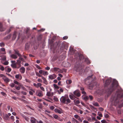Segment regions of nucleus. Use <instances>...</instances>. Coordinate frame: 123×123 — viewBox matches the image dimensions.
<instances>
[{
    "mask_svg": "<svg viewBox=\"0 0 123 123\" xmlns=\"http://www.w3.org/2000/svg\"><path fill=\"white\" fill-rule=\"evenodd\" d=\"M123 98V91H121L118 92L117 93V97L116 98H114V99L115 100L114 102L116 104L120 102L121 100H120Z\"/></svg>",
    "mask_w": 123,
    "mask_h": 123,
    "instance_id": "f257e3e1",
    "label": "nucleus"
},
{
    "mask_svg": "<svg viewBox=\"0 0 123 123\" xmlns=\"http://www.w3.org/2000/svg\"><path fill=\"white\" fill-rule=\"evenodd\" d=\"M61 102L65 104H68L71 102V101L69 98L68 96L65 95L62 96L60 99Z\"/></svg>",
    "mask_w": 123,
    "mask_h": 123,
    "instance_id": "f03ea898",
    "label": "nucleus"
},
{
    "mask_svg": "<svg viewBox=\"0 0 123 123\" xmlns=\"http://www.w3.org/2000/svg\"><path fill=\"white\" fill-rule=\"evenodd\" d=\"M116 86L114 83H113L110 88H108V92L109 93H111L116 88Z\"/></svg>",
    "mask_w": 123,
    "mask_h": 123,
    "instance_id": "7ed1b4c3",
    "label": "nucleus"
},
{
    "mask_svg": "<svg viewBox=\"0 0 123 123\" xmlns=\"http://www.w3.org/2000/svg\"><path fill=\"white\" fill-rule=\"evenodd\" d=\"M20 33L14 31L12 39L13 40H15L17 36H18V39L20 38Z\"/></svg>",
    "mask_w": 123,
    "mask_h": 123,
    "instance_id": "20e7f679",
    "label": "nucleus"
},
{
    "mask_svg": "<svg viewBox=\"0 0 123 123\" xmlns=\"http://www.w3.org/2000/svg\"><path fill=\"white\" fill-rule=\"evenodd\" d=\"M76 72H79V73L80 74L84 72V69L80 67H79L77 68L76 69Z\"/></svg>",
    "mask_w": 123,
    "mask_h": 123,
    "instance_id": "39448f33",
    "label": "nucleus"
},
{
    "mask_svg": "<svg viewBox=\"0 0 123 123\" xmlns=\"http://www.w3.org/2000/svg\"><path fill=\"white\" fill-rule=\"evenodd\" d=\"M111 79H107L106 80L105 84V86H107L111 82Z\"/></svg>",
    "mask_w": 123,
    "mask_h": 123,
    "instance_id": "423d86ee",
    "label": "nucleus"
},
{
    "mask_svg": "<svg viewBox=\"0 0 123 123\" xmlns=\"http://www.w3.org/2000/svg\"><path fill=\"white\" fill-rule=\"evenodd\" d=\"M56 77V75L55 74L49 75V78L51 80L54 79Z\"/></svg>",
    "mask_w": 123,
    "mask_h": 123,
    "instance_id": "0eeeda50",
    "label": "nucleus"
},
{
    "mask_svg": "<svg viewBox=\"0 0 123 123\" xmlns=\"http://www.w3.org/2000/svg\"><path fill=\"white\" fill-rule=\"evenodd\" d=\"M74 95L77 97H79L80 95V94L79 91L78 90H76L74 92Z\"/></svg>",
    "mask_w": 123,
    "mask_h": 123,
    "instance_id": "6e6552de",
    "label": "nucleus"
},
{
    "mask_svg": "<svg viewBox=\"0 0 123 123\" xmlns=\"http://www.w3.org/2000/svg\"><path fill=\"white\" fill-rule=\"evenodd\" d=\"M56 113H58L59 114H61L62 112V110L61 109L60 110L57 109H54Z\"/></svg>",
    "mask_w": 123,
    "mask_h": 123,
    "instance_id": "1a4fd4ad",
    "label": "nucleus"
},
{
    "mask_svg": "<svg viewBox=\"0 0 123 123\" xmlns=\"http://www.w3.org/2000/svg\"><path fill=\"white\" fill-rule=\"evenodd\" d=\"M6 29L4 28L1 23H0V31H4Z\"/></svg>",
    "mask_w": 123,
    "mask_h": 123,
    "instance_id": "9d476101",
    "label": "nucleus"
},
{
    "mask_svg": "<svg viewBox=\"0 0 123 123\" xmlns=\"http://www.w3.org/2000/svg\"><path fill=\"white\" fill-rule=\"evenodd\" d=\"M3 79L6 83H8L10 81V79L6 76L4 77L3 78Z\"/></svg>",
    "mask_w": 123,
    "mask_h": 123,
    "instance_id": "9b49d317",
    "label": "nucleus"
},
{
    "mask_svg": "<svg viewBox=\"0 0 123 123\" xmlns=\"http://www.w3.org/2000/svg\"><path fill=\"white\" fill-rule=\"evenodd\" d=\"M22 116L23 118L24 119H25L26 121L27 122H29V121L30 120V118L26 116H25L23 114L22 115Z\"/></svg>",
    "mask_w": 123,
    "mask_h": 123,
    "instance_id": "f8f14e48",
    "label": "nucleus"
},
{
    "mask_svg": "<svg viewBox=\"0 0 123 123\" xmlns=\"http://www.w3.org/2000/svg\"><path fill=\"white\" fill-rule=\"evenodd\" d=\"M15 77L17 79H18L20 80L22 79V76L21 74H18L15 75Z\"/></svg>",
    "mask_w": 123,
    "mask_h": 123,
    "instance_id": "ddd939ff",
    "label": "nucleus"
},
{
    "mask_svg": "<svg viewBox=\"0 0 123 123\" xmlns=\"http://www.w3.org/2000/svg\"><path fill=\"white\" fill-rule=\"evenodd\" d=\"M53 94V92H48L47 93V96L49 97L52 96Z\"/></svg>",
    "mask_w": 123,
    "mask_h": 123,
    "instance_id": "4468645a",
    "label": "nucleus"
},
{
    "mask_svg": "<svg viewBox=\"0 0 123 123\" xmlns=\"http://www.w3.org/2000/svg\"><path fill=\"white\" fill-rule=\"evenodd\" d=\"M19 70L22 73H24L25 72V69L24 67H22Z\"/></svg>",
    "mask_w": 123,
    "mask_h": 123,
    "instance_id": "2eb2a0df",
    "label": "nucleus"
},
{
    "mask_svg": "<svg viewBox=\"0 0 123 123\" xmlns=\"http://www.w3.org/2000/svg\"><path fill=\"white\" fill-rule=\"evenodd\" d=\"M36 94L37 96L40 97H42L43 96V95L42 94V91L38 92V93H37V92H36Z\"/></svg>",
    "mask_w": 123,
    "mask_h": 123,
    "instance_id": "dca6fc26",
    "label": "nucleus"
},
{
    "mask_svg": "<svg viewBox=\"0 0 123 123\" xmlns=\"http://www.w3.org/2000/svg\"><path fill=\"white\" fill-rule=\"evenodd\" d=\"M29 29L28 28H27L26 29V31H25L26 33L27 34V35L28 37H29L31 35V34L29 33L28 32V31H29Z\"/></svg>",
    "mask_w": 123,
    "mask_h": 123,
    "instance_id": "f3484780",
    "label": "nucleus"
},
{
    "mask_svg": "<svg viewBox=\"0 0 123 123\" xmlns=\"http://www.w3.org/2000/svg\"><path fill=\"white\" fill-rule=\"evenodd\" d=\"M14 51L15 54H17L19 57L21 56V55L19 53V52L18 50H15Z\"/></svg>",
    "mask_w": 123,
    "mask_h": 123,
    "instance_id": "a211bd4d",
    "label": "nucleus"
},
{
    "mask_svg": "<svg viewBox=\"0 0 123 123\" xmlns=\"http://www.w3.org/2000/svg\"><path fill=\"white\" fill-rule=\"evenodd\" d=\"M69 97L72 100H74L75 98L74 95L72 94H71L69 95Z\"/></svg>",
    "mask_w": 123,
    "mask_h": 123,
    "instance_id": "6ab92c4d",
    "label": "nucleus"
},
{
    "mask_svg": "<svg viewBox=\"0 0 123 123\" xmlns=\"http://www.w3.org/2000/svg\"><path fill=\"white\" fill-rule=\"evenodd\" d=\"M30 120L32 123H36V119L34 117H31Z\"/></svg>",
    "mask_w": 123,
    "mask_h": 123,
    "instance_id": "aec40b11",
    "label": "nucleus"
},
{
    "mask_svg": "<svg viewBox=\"0 0 123 123\" xmlns=\"http://www.w3.org/2000/svg\"><path fill=\"white\" fill-rule=\"evenodd\" d=\"M42 78L44 80V83L46 85L48 83L46 79L43 76L42 77Z\"/></svg>",
    "mask_w": 123,
    "mask_h": 123,
    "instance_id": "412c9836",
    "label": "nucleus"
},
{
    "mask_svg": "<svg viewBox=\"0 0 123 123\" xmlns=\"http://www.w3.org/2000/svg\"><path fill=\"white\" fill-rule=\"evenodd\" d=\"M11 57L14 59H16L17 58L18 56L15 54H12L11 55Z\"/></svg>",
    "mask_w": 123,
    "mask_h": 123,
    "instance_id": "4be33fe9",
    "label": "nucleus"
},
{
    "mask_svg": "<svg viewBox=\"0 0 123 123\" xmlns=\"http://www.w3.org/2000/svg\"><path fill=\"white\" fill-rule=\"evenodd\" d=\"M74 102L76 105L77 104H78L80 103V101L78 100H74Z\"/></svg>",
    "mask_w": 123,
    "mask_h": 123,
    "instance_id": "5701e85b",
    "label": "nucleus"
},
{
    "mask_svg": "<svg viewBox=\"0 0 123 123\" xmlns=\"http://www.w3.org/2000/svg\"><path fill=\"white\" fill-rule=\"evenodd\" d=\"M21 60H19V59L17 61V64L18 65H19L20 66V67L21 66Z\"/></svg>",
    "mask_w": 123,
    "mask_h": 123,
    "instance_id": "b1692460",
    "label": "nucleus"
},
{
    "mask_svg": "<svg viewBox=\"0 0 123 123\" xmlns=\"http://www.w3.org/2000/svg\"><path fill=\"white\" fill-rule=\"evenodd\" d=\"M72 82V81L70 80H67L66 81V83L68 84H70Z\"/></svg>",
    "mask_w": 123,
    "mask_h": 123,
    "instance_id": "393cba45",
    "label": "nucleus"
},
{
    "mask_svg": "<svg viewBox=\"0 0 123 123\" xmlns=\"http://www.w3.org/2000/svg\"><path fill=\"white\" fill-rule=\"evenodd\" d=\"M54 70L55 71H58L59 72H60L59 70H61L59 68H54Z\"/></svg>",
    "mask_w": 123,
    "mask_h": 123,
    "instance_id": "a878e982",
    "label": "nucleus"
},
{
    "mask_svg": "<svg viewBox=\"0 0 123 123\" xmlns=\"http://www.w3.org/2000/svg\"><path fill=\"white\" fill-rule=\"evenodd\" d=\"M57 91L58 94H60L61 93L60 92H63V90L61 88L60 89L59 91L58 90Z\"/></svg>",
    "mask_w": 123,
    "mask_h": 123,
    "instance_id": "bb28decb",
    "label": "nucleus"
},
{
    "mask_svg": "<svg viewBox=\"0 0 123 123\" xmlns=\"http://www.w3.org/2000/svg\"><path fill=\"white\" fill-rule=\"evenodd\" d=\"M93 105L96 106H99L97 102H93Z\"/></svg>",
    "mask_w": 123,
    "mask_h": 123,
    "instance_id": "cd10ccee",
    "label": "nucleus"
},
{
    "mask_svg": "<svg viewBox=\"0 0 123 123\" xmlns=\"http://www.w3.org/2000/svg\"><path fill=\"white\" fill-rule=\"evenodd\" d=\"M9 117L7 115V114H6L5 115L4 118L6 120H8Z\"/></svg>",
    "mask_w": 123,
    "mask_h": 123,
    "instance_id": "c85d7f7f",
    "label": "nucleus"
},
{
    "mask_svg": "<svg viewBox=\"0 0 123 123\" xmlns=\"http://www.w3.org/2000/svg\"><path fill=\"white\" fill-rule=\"evenodd\" d=\"M1 62L2 64L5 65H8L9 63L8 62L6 61L4 62L3 63L2 62Z\"/></svg>",
    "mask_w": 123,
    "mask_h": 123,
    "instance_id": "c756f323",
    "label": "nucleus"
},
{
    "mask_svg": "<svg viewBox=\"0 0 123 123\" xmlns=\"http://www.w3.org/2000/svg\"><path fill=\"white\" fill-rule=\"evenodd\" d=\"M48 74V73L47 72L45 71H43V74L45 75H47Z\"/></svg>",
    "mask_w": 123,
    "mask_h": 123,
    "instance_id": "7c9ffc66",
    "label": "nucleus"
},
{
    "mask_svg": "<svg viewBox=\"0 0 123 123\" xmlns=\"http://www.w3.org/2000/svg\"><path fill=\"white\" fill-rule=\"evenodd\" d=\"M74 117L78 119V120L79 119V118L80 117V116L78 115H74Z\"/></svg>",
    "mask_w": 123,
    "mask_h": 123,
    "instance_id": "2f4dec72",
    "label": "nucleus"
},
{
    "mask_svg": "<svg viewBox=\"0 0 123 123\" xmlns=\"http://www.w3.org/2000/svg\"><path fill=\"white\" fill-rule=\"evenodd\" d=\"M89 98V97L87 96H86L84 98V99L85 101H87Z\"/></svg>",
    "mask_w": 123,
    "mask_h": 123,
    "instance_id": "473e14b6",
    "label": "nucleus"
},
{
    "mask_svg": "<svg viewBox=\"0 0 123 123\" xmlns=\"http://www.w3.org/2000/svg\"><path fill=\"white\" fill-rule=\"evenodd\" d=\"M0 69L2 71H3L4 70V67L0 65Z\"/></svg>",
    "mask_w": 123,
    "mask_h": 123,
    "instance_id": "72a5a7b5",
    "label": "nucleus"
},
{
    "mask_svg": "<svg viewBox=\"0 0 123 123\" xmlns=\"http://www.w3.org/2000/svg\"><path fill=\"white\" fill-rule=\"evenodd\" d=\"M36 74L37 76L39 77H41L42 76L41 75H40V74L38 73V72H36Z\"/></svg>",
    "mask_w": 123,
    "mask_h": 123,
    "instance_id": "f704fd0d",
    "label": "nucleus"
},
{
    "mask_svg": "<svg viewBox=\"0 0 123 123\" xmlns=\"http://www.w3.org/2000/svg\"><path fill=\"white\" fill-rule=\"evenodd\" d=\"M53 117H54L55 119H58L59 117L58 116L56 115H53Z\"/></svg>",
    "mask_w": 123,
    "mask_h": 123,
    "instance_id": "c9c22d12",
    "label": "nucleus"
},
{
    "mask_svg": "<svg viewBox=\"0 0 123 123\" xmlns=\"http://www.w3.org/2000/svg\"><path fill=\"white\" fill-rule=\"evenodd\" d=\"M53 86L56 89H58L59 88V87L57 85L55 84H53Z\"/></svg>",
    "mask_w": 123,
    "mask_h": 123,
    "instance_id": "e433bc0d",
    "label": "nucleus"
},
{
    "mask_svg": "<svg viewBox=\"0 0 123 123\" xmlns=\"http://www.w3.org/2000/svg\"><path fill=\"white\" fill-rule=\"evenodd\" d=\"M11 66L13 68H16V65L14 63L11 64Z\"/></svg>",
    "mask_w": 123,
    "mask_h": 123,
    "instance_id": "4c0bfd02",
    "label": "nucleus"
},
{
    "mask_svg": "<svg viewBox=\"0 0 123 123\" xmlns=\"http://www.w3.org/2000/svg\"><path fill=\"white\" fill-rule=\"evenodd\" d=\"M20 86L21 87L22 89H23L24 90H25L26 91H27L25 87H24L23 86H22L21 85H20Z\"/></svg>",
    "mask_w": 123,
    "mask_h": 123,
    "instance_id": "58836bf2",
    "label": "nucleus"
},
{
    "mask_svg": "<svg viewBox=\"0 0 123 123\" xmlns=\"http://www.w3.org/2000/svg\"><path fill=\"white\" fill-rule=\"evenodd\" d=\"M53 99L56 101H57L58 100V98L57 97L55 96L54 97Z\"/></svg>",
    "mask_w": 123,
    "mask_h": 123,
    "instance_id": "ea45409f",
    "label": "nucleus"
},
{
    "mask_svg": "<svg viewBox=\"0 0 123 123\" xmlns=\"http://www.w3.org/2000/svg\"><path fill=\"white\" fill-rule=\"evenodd\" d=\"M0 46L1 47H4L5 46V44L3 43H0Z\"/></svg>",
    "mask_w": 123,
    "mask_h": 123,
    "instance_id": "a19ab883",
    "label": "nucleus"
},
{
    "mask_svg": "<svg viewBox=\"0 0 123 123\" xmlns=\"http://www.w3.org/2000/svg\"><path fill=\"white\" fill-rule=\"evenodd\" d=\"M37 87L38 88L39 87H41L42 85V84L41 83H38L37 84Z\"/></svg>",
    "mask_w": 123,
    "mask_h": 123,
    "instance_id": "79ce46f5",
    "label": "nucleus"
},
{
    "mask_svg": "<svg viewBox=\"0 0 123 123\" xmlns=\"http://www.w3.org/2000/svg\"><path fill=\"white\" fill-rule=\"evenodd\" d=\"M13 81H14V83L15 84H17V85H18L20 86V85L19 84V83L18 81H15V80H14Z\"/></svg>",
    "mask_w": 123,
    "mask_h": 123,
    "instance_id": "37998d69",
    "label": "nucleus"
},
{
    "mask_svg": "<svg viewBox=\"0 0 123 123\" xmlns=\"http://www.w3.org/2000/svg\"><path fill=\"white\" fill-rule=\"evenodd\" d=\"M79 57L80 60H81L83 58V56L82 55H79Z\"/></svg>",
    "mask_w": 123,
    "mask_h": 123,
    "instance_id": "c03bdc74",
    "label": "nucleus"
},
{
    "mask_svg": "<svg viewBox=\"0 0 123 123\" xmlns=\"http://www.w3.org/2000/svg\"><path fill=\"white\" fill-rule=\"evenodd\" d=\"M1 93L3 96H6V94L4 92H1Z\"/></svg>",
    "mask_w": 123,
    "mask_h": 123,
    "instance_id": "a18cd8bd",
    "label": "nucleus"
},
{
    "mask_svg": "<svg viewBox=\"0 0 123 123\" xmlns=\"http://www.w3.org/2000/svg\"><path fill=\"white\" fill-rule=\"evenodd\" d=\"M35 66L38 69H42L41 68L40 66L37 64L35 65Z\"/></svg>",
    "mask_w": 123,
    "mask_h": 123,
    "instance_id": "49530a36",
    "label": "nucleus"
},
{
    "mask_svg": "<svg viewBox=\"0 0 123 123\" xmlns=\"http://www.w3.org/2000/svg\"><path fill=\"white\" fill-rule=\"evenodd\" d=\"M21 56H22L20 57H19V59L21 61L24 62V60L23 58L21 57Z\"/></svg>",
    "mask_w": 123,
    "mask_h": 123,
    "instance_id": "de8ad7c7",
    "label": "nucleus"
},
{
    "mask_svg": "<svg viewBox=\"0 0 123 123\" xmlns=\"http://www.w3.org/2000/svg\"><path fill=\"white\" fill-rule=\"evenodd\" d=\"M102 123H107V122H106L105 120H103L101 121Z\"/></svg>",
    "mask_w": 123,
    "mask_h": 123,
    "instance_id": "09e8293b",
    "label": "nucleus"
},
{
    "mask_svg": "<svg viewBox=\"0 0 123 123\" xmlns=\"http://www.w3.org/2000/svg\"><path fill=\"white\" fill-rule=\"evenodd\" d=\"M1 59L3 60H5L6 59V56H4Z\"/></svg>",
    "mask_w": 123,
    "mask_h": 123,
    "instance_id": "8fccbe9b",
    "label": "nucleus"
},
{
    "mask_svg": "<svg viewBox=\"0 0 123 123\" xmlns=\"http://www.w3.org/2000/svg\"><path fill=\"white\" fill-rule=\"evenodd\" d=\"M11 68H8L7 69L6 71L8 72H11Z\"/></svg>",
    "mask_w": 123,
    "mask_h": 123,
    "instance_id": "3c124183",
    "label": "nucleus"
},
{
    "mask_svg": "<svg viewBox=\"0 0 123 123\" xmlns=\"http://www.w3.org/2000/svg\"><path fill=\"white\" fill-rule=\"evenodd\" d=\"M14 84L13 83H12L10 85V86L12 87H14Z\"/></svg>",
    "mask_w": 123,
    "mask_h": 123,
    "instance_id": "603ef678",
    "label": "nucleus"
},
{
    "mask_svg": "<svg viewBox=\"0 0 123 123\" xmlns=\"http://www.w3.org/2000/svg\"><path fill=\"white\" fill-rule=\"evenodd\" d=\"M10 118H11V119H12V121H14V117L13 116H11V117H10Z\"/></svg>",
    "mask_w": 123,
    "mask_h": 123,
    "instance_id": "864d4df0",
    "label": "nucleus"
},
{
    "mask_svg": "<svg viewBox=\"0 0 123 123\" xmlns=\"http://www.w3.org/2000/svg\"><path fill=\"white\" fill-rule=\"evenodd\" d=\"M90 69V68L89 67H87L86 68L85 70V72H87V70H89Z\"/></svg>",
    "mask_w": 123,
    "mask_h": 123,
    "instance_id": "5fc2aeb1",
    "label": "nucleus"
},
{
    "mask_svg": "<svg viewBox=\"0 0 123 123\" xmlns=\"http://www.w3.org/2000/svg\"><path fill=\"white\" fill-rule=\"evenodd\" d=\"M68 38V37L67 36H66L63 37V38L64 40H66Z\"/></svg>",
    "mask_w": 123,
    "mask_h": 123,
    "instance_id": "6e6d98bb",
    "label": "nucleus"
},
{
    "mask_svg": "<svg viewBox=\"0 0 123 123\" xmlns=\"http://www.w3.org/2000/svg\"><path fill=\"white\" fill-rule=\"evenodd\" d=\"M104 116L106 118H108L109 117V115L107 114H105L104 115Z\"/></svg>",
    "mask_w": 123,
    "mask_h": 123,
    "instance_id": "4d7b16f0",
    "label": "nucleus"
},
{
    "mask_svg": "<svg viewBox=\"0 0 123 123\" xmlns=\"http://www.w3.org/2000/svg\"><path fill=\"white\" fill-rule=\"evenodd\" d=\"M40 89L41 90H42L43 91H45L44 89V87H42V86H41V87H40Z\"/></svg>",
    "mask_w": 123,
    "mask_h": 123,
    "instance_id": "13d9d810",
    "label": "nucleus"
},
{
    "mask_svg": "<svg viewBox=\"0 0 123 123\" xmlns=\"http://www.w3.org/2000/svg\"><path fill=\"white\" fill-rule=\"evenodd\" d=\"M88 97L91 100H92L93 99V97L92 96L89 95Z\"/></svg>",
    "mask_w": 123,
    "mask_h": 123,
    "instance_id": "bf43d9fd",
    "label": "nucleus"
},
{
    "mask_svg": "<svg viewBox=\"0 0 123 123\" xmlns=\"http://www.w3.org/2000/svg\"><path fill=\"white\" fill-rule=\"evenodd\" d=\"M99 109L100 110V111H103L104 110V109L101 107L99 108Z\"/></svg>",
    "mask_w": 123,
    "mask_h": 123,
    "instance_id": "052dcab7",
    "label": "nucleus"
},
{
    "mask_svg": "<svg viewBox=\"0 0 123 123\" xmlns=\"http://www.w3.org/2000/svg\"><path fill=\"white\" fill-rule=\"evenodd\" d=\"M43 71L42 70H40L39 71V73H40V74H43Z\"/></svg>",
    "mask_w": 123,
    "mask_h": 123,
    "instance_id": "680f3d73",
    "label": "nucleus"
},
{
    "mask_svg": "<svg viewBox=\"0 0 123 123\" xmlns=\"http://www.w3.org/2000/svg\"><path fill=\"white\" fill-rule=\"evenodd\" d=\"M12 99L15 100H16L17 99V97L14 96H12Z\"/></svg>",
    "mask_w": 123,
    "mask_h": 123,
    "instance_id": "e2e57ef3",
    "label": "nucleus"
},
{
    "mask_svg": "<svg viewBox=\"0 0 123 123\" xmlns=\"http://www.w3.org/2000/svg\"><path fill=\"white\" fill-rule=\"evenodd\" d=\"M16 89L18 90H19L20 89V87L19 86H18L16 87Z\"/></svg>",
    "mask_w": 123,
    "mask_h": 123,
    "instance_id": "0e129e2a",
    "label": "nucleus"
},
{
    "mask_svg": "<svg viewBox=\"0 0 123 123\" xmlns=\"http://www.w3.org/2000/svg\"><path fill=\"white\" fill-rule=\"evenodd\" d=\"M21 92L22 94H23L24 95H25L26 94V92H25L22 91Z\"/></svg>",
    "mask_w": 123,
    "mask_h": 123,
    "instance_id": "69168bd1",
    "label": "nucleus"
},
{
    "mask_svg": "<svg viewBox=\"0 0 123 123\" xmlns=\"http://www.w3.org/2000/svg\"><path fill=\"white\" fill-rule=\"evenodd\" d=\"M55 108V107L53 106H52L50 107V109L51 110H53Z\"/></svg>",
    "mask_w": 123,
    "mask_h": 123,
    "instance_id": "338daca9",
    "label": "nucleus"
},
{
    "mask_svg": "<svg viewBox=\"0 0 123 123\" xmlns=\"http://www.w3.org/2000/svg\"><path fill=\"white\" fill-rule=\"evenodd\" d=\"M83 122L84 123H89L86 120H84L83 121Z\"/></svg>",
    "mask_w": 123,
    "mask_h": 123,
    "instance_id": "774afa93",
    "label": "nucleus"
}]
</instances>
